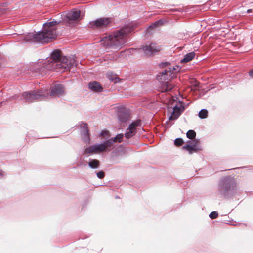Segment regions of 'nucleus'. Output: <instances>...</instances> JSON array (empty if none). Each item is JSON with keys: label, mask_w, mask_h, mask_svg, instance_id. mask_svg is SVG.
I'll list each match as a JSON object with an SVG mask.
<instances>
[{"label": "nucleus", "mask_w": 253, "mask_h": 253, "mask_svg": "<svg viewBox=\"0 0 253 253\" xmlns=\"http://www.w3.org/2000/svg\"><path fill=\"white\" fill-rule=\"evenodd\" d=\"M208 111L206 109H201L198 114V116L201 119H205L208 117Z\"/></svg>", "instance_id": "4be33fe9"}, {"label": "nucleus", "mask_w": 253, "mask_h": 253, "mask_svg": "<svg viewBox=\"0 0 253 253\" xmlns=\"http://www.w3.org/2000/svg\"><path fill=\"white\" fill-rule=\"evenodd\" d=\"M103 144L104 151H106L107 150L108 148H110L113 145L114 143L112 139L110 138L108 140H107L102 143Z\"/></svg>", "instance_id": "6ab92c4d"}, {"label": "nucleus", "mask_w": 253, "mask_h": 253, "mask_svg": "<svg viewBox=\"0 0 253 253\" xmlns=\"http://www.w3.org/2000/svg\"><path fill=\"white\" fill-rule=\"evenodd\" d=\"M119 197L118 196H116V198H119Z\"/></svg>", "instance_id": "4c0bfd02"}, {"label": "nucleus", "mask_w": 253, "mask_h": 253, "mask_svg": "<svg viewBox=\"0 0 253 253\" xmlns=\"http://www.w3.org/2000/svg\"><path fill=\"white\" fill-rule=\"evenodd\" d=\"M253 11V9H250L247 10V13H250V12H252Z\"/></svg>", "instance_id": "c9c22d12"}, {"label": "nucleus", "mask_w": 253, "mask_h": 253, "mask_svg": "<svg viewBox=\"0 0 253 253\" xmlns=\"http://www.w3.org/2000/svg\"><path fill=\"white\" fill-rule=\"evenodd\" d=\"M48 93H46L42 89L37 90L29 91L23 92L20 99H23L27 103H30L38 100L45 98Z\"/></svg>", "instance_id": "39448f33"}, {"label": "nucleus", "mask_w": 253, "mask_h": 253, "mask_svg": "<svg viewBox=\"0 0 253 253\" xmlns=\"http://www.w3.org/2000/svg\"><path fill=\"white\" fill-rule=\"evenodd\" d=\"M249 75H250V76L252 78H253V69L251 70L249 72Z\"/></svg>", "instance_id": "f704fd0d"}, {"label": "nucleus", "mask_w": 253, "mask_h": 253, "mask_svg": "<svg viewBox=\"0 0 253 253\" xmlns=\"http://www.w3.org/2000/svg\"><path fill=\"white\" fill-rule=\"evenodd\" d=\"M80 13V10L73 9L66 14V17L69 21H76L79 20Z\"/></svg>", "instance_id": "2eb2a0df"}, {"label": "nucleus", "mask_w": 253, "mask_h": 253, "mask_svg": "<svg viewBox=\"0 0 253 253\" xmlns=\"http://www.w3.org/2000/svg\"><path fill=\"white\" fill-rule=\"evenodd\" d=\"M105 151L104 149L103 144H95L91 146L87 147L85 149V153L86 154H89L91 153H98L101 152Z\"/></svg>", "instance_id": "4468645a"}, {"label": "nucleus", "mask_w": 253, "mask_h": 253, "mask_svg": "<svg viewBox=\"0 0 253 253\" xmlns=\"http://www.w3.org/2000/svg\"><path fill=\"white\" fill-rule=\"evenodd\" d=\"M117 117L119 121L121 123L126 122L129 118L128 111L124 107L119 108L117 112Z\"/></svg>", "instance_id": "9d476101"}, {"label": "nucleus", "mask_w": 253, "mask_h": 253, "mask_svg": "<svg viewBox=\"0 0 253 253\" xmlns=\"http://www.w3.org/2000/svg\"><path fill=\"white\" fill-rule=\"evenodd\" d=\"M136 127L134 126H132L131 127H130V124L129 125L128 127L127 128L131 129L133 132H136Z\"/></svg>", "instance_id": "72a5a7b5"}, {"label": "nucleus", "mask_w": 253, "mask_h": 253, "mask_svg": "<svg viewBox=\"0 0 253 253\" xmlns=\"http://www.w3.org/2000/svg\"><path fill=\"white\" fill-rule=\"evenodd\" d=\"M196 132L193 130H189L186 133V136L188 138L192 139L196 136Z\"/></svg>", "instance_id": "a878e982"}, {"label": "nucleus", "mask_w": 253, "mask_h": 253, "mask_svg": "<svg viewBox=\"0 0 253 253\" xmlns=\"http://www.w3.org/2000/svg\"><path fill=\"white\" fill-rule=\"evenodd\" d=\"M238 193L239 189L237 182L232 176H225L219 180L217 194L221 198L229 200L232 199Z\"/></svg>", "instance_id": "7ed1b4c3"}, {"label": "nucleus", "mask_w": 253, "mask_h": 253, "mask_svg": "<svg viewBox=\"0 0 253 253\" xmlns=\"http://www.w3.org/2000/svg\"><path fill=\"white\" fill-rule=\"evenodd\" d=\"M108 134H109L108 131H107L106 130H102L101 131V132L100 133V135L102 137H105V136L108 135Z\"/></svg>", "instance_id": "473e14b6"}, {"label": "nucleus", "mask_w": 253, "mask_h": 253, "mask_svg": "<svg viewBox=\"0 0 253 253\" xmlns=\"http://www.w3.org/2000/svg\"><path fill=\"white\" fill-rule=\"evenodd\" d=\"M136 132L132 131L131 129L127 128L125 136L126 139H129L135 135Z\"/></svg>", "instance_id": "5701e85b"}, {"label": "nucleus", "mask_w": 253, "mask_h": 253, "mask_svg": "<svg viewBox=\"0 0 253 253\" xmlns=\"http://www.w3.org/2000/svg\"><path fill=\"white\" fill-rule=\"evenodd\" d=\"M83 126H81V134L83 141L85 143H89L90 141L89 130L86 123H82Z\"/></svg>", "instance_id": "9b49d317"}, {"label": "nucleus", "mask_w": 253, "mask_h": 253, "mask_svg": "<svg viewBox=\"0 0 253 253\" xmlns=\"http://www.w3.org/2000/svg\"><path fill=\"white\" fill-rule=\"evenodd\" d=\"M78 64H46V68L48 69H53L56 72H63L66 70L70 71L72 67H77Z\"/></svg>", "instance_id": "6e6552de"}, {"label": "nucleus", "mask_w": 253, "mask_h": 253, "mask_svg": "<svg viewBox=\"0 0 253 253\" xmlns=\"http://www.w3.org/2000/svg\"><path fill=\"white\" fill-rule=\"evenodd\" d=\"M184 107L180 103L176 104L173 106L172 110L176 111H180V113L184 110Z\"/></svg>", "instance_id": "393cba45"}, {"label": "nucleus", "mask_w": 253, "mask_h": 253, "mask_svg": "<svg viewBox=\"0 0 253 253\" xmlns=\"http://www.w3.org/2000/svg\"><path fill=\"white\" fill-rule=\"evenodd\" d=\"M174 143L175 146L179 147L184 143V140L181 138H177L175 139Z\"/></svg>", "instance_id": "bb28decb"}, {"label": "nucleus", "mask_w": 253, "mask_h": 253, "mask_svg": "<svg viewBox=\"0 0 253 253\" xmlns=\"http://www.w3.org/2000/svg\"><path fill=\"white\" fill-rule=\"evenodd\" d=\"M111 19L109 18H99L90 22L89 26L92 29L105 28L111 23Z\"/></svg>", "instance_id": "0eeeda50"}, {"label": "nucleus", "mask_w": 253, "mask_h": 253, "mask_svg": "<svg viewBox=\"0 0 253 253\" xmlns=\"http://www.w3.org/2000/svg\"><path fill=\"white\" fill-rule=\"evenodd\" d=\"M181 113L180 111H176L174 110H172L171 115L169 117V120H174L177 119L180 115Z\"/></svg>", "instance_id": "aec40b11"}, {"label": "nucleus", "mask_w": 253, "mask_h": 253, "mask_svg": "<svg viewBox=\"0 0 253 253\" xmlns=\"http://www.w3.org/2000/svg\"><path fill=\"white\" fill-rule=\"evenodd\" d=\"M168 64H160V65H162V67H164L166 65H167Z\"/></svg>", "instance_id": "e433bc0d"}, {"label": "nucleus", "mask_w": 253, "mask_h": 253, "mask_svg": "<svg viewBox=\"0 0 253 253\" xmlns=\"http://www.w3.org/2000/svg\"><path fill=\"white\" fill-rule=\"evenodd\" d=\"M97 61L99 62H102L103 61H105L107 62V63H111L112 62H113L111 59H109V57H106L103 59L100 58L97 60Z\"/></svg>", "instance_id": "c756f323"}, {"label": "nucleus", "mask_w": 253, "mask_h": 253, "mask_svg": "<svg viewBox=\"0 0 253 253\" xmlns=\"http://www.w3.org/2000/svg\"><path fill=\"white\" fill-rule=\"evenodd\" d=\"M218 214L217 211H214L211 212L209 214V217L212 219L216 218L218 217Z\"/></svg>", "instance_id": "c85d7f7f"}, {"label": "nucleus", "mask_w": 253, "mask_h": 253, "mask_svg": "<svg viewBox=\"0 0 253 253\" xmlns=\"http://www.w3.org/2000/svg\"><path fill=\"white\" fill-rule=\"evenodd\" d=\"M97 176L99 179H102L105 176V173L103 171H100L96 173Z\"/></svg>", "instance_id": "7c9ffc66"}, {"label": "nucleus", "mask_w": 253, "mask_h": 253, "mask_svg": "<svg viewBox=\"0 0 253 253\" xmlns=\"http://www.w3.org/2000/svg\"><path fill=\"white\" fill-rule=\"evenodd\" d=\"M88 166L91 169H96L99 166V161L96 159L90 160L88 162Z\"/></svg>", "instance_id": "a211bd4d"}, {"label": "nucleus", "mask_w": 253, "mask_h": 253, "mask_svg": "<svg viewBox=\"0 0 253 253\" xmlns=\"http://www.w3.org/2000/svg\"><path fill=\"white\" fill-rule=\"evenodd\" d=\"M51 59L55 62H60L61 63H75V62H81L75 55L63 56L61 50H55L51 54Z\"/></svg>", "instance_id": "423d86ee"}, {"label": "nucleus", "mask_w": 253, "mask_h": 253, "mask_svg": "<svg viewBox=\"0 0 253 253\" xmlns=\"http://www.w3.org/2000/svg\"><path fill=\"white\" fill-rule=\"evenodd\" d=\"M88 88L96 92H101L103 90V88L99 83L96 81L89 83L88 84Z\"/></svg>", "instance_id": "dca6fc26"}, {"label": "nucleus", "mask_w": 253, "mask_h": 253, "mask_svg": "<svg viewBox=\"0 0 253 253\" xmlns=\"http://www.w3.org/2000/svg\"><path fill=\"white\" fill-rule=\"evenodd\" d=\"M107 77L110 81H113L115 83L118 82L120 80L118 77L111 74H107Z\"/></svg>", "instance_id": "b1692460"}, {"label": "nucleus", "mask_w": 253, "mask_h": 253, "mask_svg": "<svg viewBox=\"0 0 253 253\" xmlns=\"http://www.w3.org/2000/svg\"><path fill=\"white\" fill-rule=\"evenodd\" d=\"M59 23L56 21L47 22L43 24V29L36 34H29L26 36L25 40L41 43H47L51 39H55L57 36V26Z\"/></svg>", "instance_id": "f03ea898"}, {"label": "nucleus", "mask_w": 253, "mask_h": 253, "mask_svg": "<svg viewBox=\"0 0 253 253\" xmlns=\"http://www.w3.org/2000/svg\"><path fill=\"white\" fill-rule=\"evenodd\" d=\"M182 149L187 151L189 154L196 153L201 150L200 146L197 145V141H188L187 143L182 147Z\"/></svg>", "instance_id": "1a4fd4ad"}, {"label": "nucleus", "mask_w": 253, "mask_h": 253, "mask_svg": "<svg viewBox=\"0 0 253 253\" xmlns=\"http://www.w3.org/2000/svg\"><path fill=\"white\" fill-rule=\"evenodd\" d=\"M163 24V22L162 20H158L154 22L152 25L149 27L150 29H153L154 28L158 27Z\"/></svg>", "instance_id": "cd10ccee"}, {"label": "nucleus", "mask_w": 253, "mask_h": 253, "mask_svg": "<svg viewBox=\"0 0 253 253\" xmlns=\"http://www.w3.org/2000/svg\"><path fill=\"white\" fill-rule=\"evenodd\" d=\"M140 121L139 120H136L130 123V127H131L132 126H134L137 127L140 126Z\"/></svg>", "instance_id": "2f4dec72"}, {"label": "nucleus", "mask_w": 253, "mask_h": 253, "mask_svg": "<svg viewBox=\"0 0 253 253\" xmlns=\"http://www.w3.org/2000/svg\"><path fill=\"white\" fill-rule=\"evenodd\" d=\"M131 31L132 28L130 26L124 27L103 37L100 41L101 44L108 48L115 50L120 49L126 42L127 37Z\"/></svg>", "instance_id": "f257e3e1"}, {"label": "nucleus", "mask_w": 253, "mask_h": 253, "mask_svg": "<svg viewBox=\"0 0 253 253\" xmlns=\"http://www.w3.org/2000/svg\"><path fill=\"white\" fill-rule=\"evenodd\" d=\"M124 136V135L123 134L119 133L117 134L115 137H112L111 139H112L114 143L116 142L120 143L122 141Z\"/></svg>", "instance_id": "412c9836"}, {"label": "nucleus", "mask_w": 253, "mask_h": 253, "mask_svg": "<svg viewBox=\"0 0 253 253\" xmlns=\"http://www.w3.org/2000/svg\"><path fill=\"white\" fill-rule=\"evenodd\" d=\"M181 68L178 65L175 67H168L165 70L160 73L156 77L157 80L160 82L159 90L162 92L169 91L173 88V85L169 81L174 76Z\"/></svg>", "instance_id": "20e7f679"}, {"label": "nucleus", "mask_w": 253, "mask_h": 253, "mask_svg": "<svg viewBox=\"0 0 253 253\" xmlns=\"http://www.w3.org/2000/svg\"><path fill=\"white\" fill-rule=\"evenodd\" d=\"M195 56V53L194 52L187 53L184 56L183 59L181 60V62L183 63L190 62L194 58Z\"/></svg>", "instance_id": "f3484780"}, {"label": "nucleus", "mask_w": 253, "mask_h": 253, "mask_svg": "<svg viewBox=\"0 0 253 253\" xmlns=\"http://www.w3.org/2000/svg\"><path fill=\"white\" fill-rule=\"evenodd\" d=\"M142 50L146 56H150L154 53L160 50V47L156 46L155 43H151L149 46H146L142 48Z\"/></svg>", "instance_id": "ddd939ff"}, {"label": "nucleus", "mask_w": 253, "mask_h": 253, "mask_svg": "<svg viewBox=\"0 0 253 253\" xmlns=\"http://www.w3.org/2000/svg\"><path fill=\"white\" fill-rule=\"evenodd\" d=\"M64 90L62 85L55 84L50 87V95L51 96H57L60 97L64 93Z\"/></svg>", "instance_id": "f8f14e48"}]
</instances>
